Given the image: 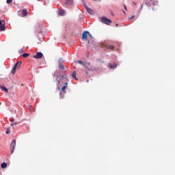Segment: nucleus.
<instances>
[{
    "label": "nucleus",
    "mask_w": 175,
    "mask_h": 175,
    "mask_svg": "<svg viewBox=\"0 0 175 175\" xmlns=\"http://www.w3.org/2000/svg\"><path fill=\"white\" fill-rule=\"evenodd\" d=\"M13 121H14V120H11V122H13Z\"/></svg>",
    "instance_id": "33"
},
{
    "label": "nucleus",
    "mask_w": 175,
    "mask_h": 175,
    "mask_svg": "<svg viewBox=\"0 0 175 175\" xmlns=\"http://www.w3.org/2000/svg\"><path fill=\"white\" fill-rule=\"evenodd\" d=\"M1 167L2 169H6V167H8V164L6 163H2L1 165Z\"/></svg>",
    "instance_id": "15"
},
{
    "label": "nucleus",
    "mask_w": 175,
    "mask_h": 175,
    "mask_svg": "<svg viewBox=\"0 0 175 175\" xmlns=\"http://www.w3.org/2000/svg\"><path fill=\"white\" fill-rule=\"evenodd\" d=\"M0 25H2V21H0Z\"/></svg>",
    "instance_id": "31"
},
{
    "label": "nucleus",
    "mask_w": 175,
    "mask_h": 175,
    "mask_svg": "<svg viewBox=\"0 0 175 175\" xmlns=\"http://www.w3.org/2000/svg\"><path fill=\"white\" fill-rule=\"evenodd\" d=\"M77 63H78V64H80V65H82L83 66H84V65H85V63H83V62H81V61H80V60L77 61Z\"/></svg>",
    "instance_id": "21"
},
{
    "label": "nucleus",
    "mask_w": 175,
    "mask_h": 175,
    "mask_svg": "<svg viewBox=\"0 0 175 175\" xmlns=\"http://www.w3.org/2000/svg\"><path fill=\"white\" fill-rule=\"evenodd\" d=\"M66 3V5H72V3H73V0H67Z\"/></svg>",
    "instance_id": "18"
},
{
    "label": "nucleus",
    "mask_w": 175,
    "mask_h": 175,
    "mask_svg": "<svg viewBox=\"0 0 175 175\" xmlns=\"http://www.w3.org/2000/svg\"><path fill=\"white\" fill-rule=\"evenodd\" d=\"M122 12H123L124 14H125V12L124 11H122Z\"/></svg>",
    "instance_id": "34"
},
{
    "label": "nucleus",
    "mask_w": 175,
    "mask_h": 175,
    "mask_svg": "<svg viewBox=\"0 0 175 175\" xmlns=\"http://www.w3.org/2000/svg\"><path fill=\"white\" fill-rule=\"evenodd\" d=\"M23 58H27V57H29V53H23Z\"/></svg>",
    "instance_id": "20"
},
{
    "label": "nucleus",
    "mask_w": 175,
    "mask_h": 175,
    "mask_svg": "<svg viewBox=\"0 0 175 175\" xmlns=\"http://www.w3.org/2000/svg\"><path fill=\"white\" fill-rule=\"evenodd\" d=\"M7 3H12V2H13V0H7L6 1Z\"/></svg>",
    "instance_id": "24"
},
{
    "label": "nucleus",
    "mask_w": 175,
    "mask_h": 175,
    "mask_svg": "<svg viewBox=\"0 0 175 175\" xmlns=\"http://www.w3.org/2000/svg\"><path fill=\"white\" fill-rule=\"evenodd\" d=\"M15 148H16V139H14L12 141L10 144L11 154H13V152H14Z\"/></svg>",
    "instance_id": "7"
},
{
    "label": "nucleus",
    "mask_w": 175,
    "mask_h": 175,
    "mask_svg": "<svg viewBox=\"0 0 175 175\" xmlns=\"http://www.w3.org/2000/svg\"><path fill=\"white\" fill-rule=\"evenodd\" d=\"M135 18V15H133L131 17H129V20H133Z\"/></svg>",
    "instance_id": "25"
},
{
    "label": "nucleus",
    "mask_w": 175,
    "mask_h": 175,
    "mask_svg": "<svg viewBox=\"0 0 175 175\" xmlns=\"http://www.w3.org/2000/svg\"><path fill=\"white\" fill-rule=\"evenodd\" d=\"M23 50H21V53H23Z\"/></svg>",
    "instance_id": "35"
},
{
    "label": "nucleus",
    "mask_w": 175,
    "mask_h": 175,
    "mask_svg": "<svg viewBox=\"0 0 175 175\" xmlns=\"http://www.w3.org/2000/svg\"><path fill=\"white\" fill-rule=\"evenodd\" d=\"M58 90H60V88H59Z\"/></svg>",
    "instance_id": "41"
},
{
    "label": "nucleus",
    "mask_w": 175,
    "mask_h": 175,
    "mask_svg": "<svg viewBox=\"0 0 175 175\" xmlns=\"http://www.w3.org/2000/svg\"><path fill=\"white\" fill-rule=\"evenodd\" d=\"M102 64H105V62L102 61L100 58L96 59L94 63L93 66L90 67L89 70H94L95 72H102Z\"/></svg>",
    "instance_id": "1"
},
{
    "label": "nucleus",
    "mask_w": 175,
    "mask_h": 175,
    "mask_svg": "<svg viewBox=\"0 0 175 175\" xmlns=\"http://www.w3.org/2000/svg\"><path fill=\"white\" fill-rule=\"evenodd\" d=\"M152 10H154V8H152Z\"/></svg>",
    "instance_id": "40"
},
{
    "label": "nucleus",
    "mask_w": 175,
    "mask_h": 175,
    "mask_svg": "<svg viewBox=\"0 0 175 175\" xmlns=\"http://www.w3.org/2000/svg\"><path fill=\"white\" fill-rule=\"evenodd\" d=\"M20 65H21V62H18L14 64V66L11 71L12 75H14L16 73L17 67H18V68H20Z\"/></svg>",
    "instance_id": "5"
},
{
    "label": "nucleus",
    "mask_w": 175,
    "mask_h": 175,
    "mask_svg": "<svg viewBox=\"0 0 175 175\" xmlns=\"http://www.w3.org/2000/svg\"><path fill=\"white\" fill-rule=\"evenodd\" d=\"M83 66H85V68L86 69H88V70H89V69H91V63H90V62H88V63L85 62V65H83Z\"/></svg>",
    "instance_id": "11"
},
{
    "label": "nucleus",
    "mask_w": 175,
    "mask_h": 175,
    "mask_svg": "<svg viewBox=\"0 0 175 175\" xmlns=\"http://www.w3.org/2000/svg\"><path fill=\"white\" fill-rule=\"evenodd\" d=\"M106 49H107V50H114V46H113V45H107Z\"/></svg>",
    "instance_id": "14"
},
{
    "label": "nucleus",
    "mask_w": 175,
    "mask_h": 175,
    "mask_svg": "<svg viewBox=\"0 0 175 175\" xmlns=\"http://www.w3.org/2000/svg\"><path fill=\"white\" fill-rule=\"evenodd\" d=\"M0 31H5V29H6V27L5 26V25H0Z\"/></svg>",
    "instance_id": "17"
},
{
    "label": "nucleus",
    "mask_w": 175,
    "mask_h": 175,
    "mask_svg": "<svg viewBox=\"0 0 175 175\" xmlns=\"http://www.w3.org/2000/svg\"><path fill=\"white\" fill-rule=\"evenodd\" d=\"M92 1H98V0H92Z\"/></svg>",
    "instance_id": "38"
},
{
    "label": "nucleus",
    "mask_w": 175,
    "mask_h": 175,
    "mask_svg": "<svg viewBox=\"0 0 175 175\" xmlns=\"http://www.w3.org/2000/svg\"><path fill=\"white\" fill-rule=\"evenodd\" d=\"M18 124V123L15 122V123H12L11 125H12V126H16Z\"/></svg>",
    "instance_id": "23"
},
{
    "label": "nucleus",
    "mask_w": 175,
    "mask_h": 175,
    "mask_svg": "<svg viewBox=\"0 0 175 175\" xmlns=\"http://www.w3.org/2000/svg\"><path fill=\"white\" fill-rule=\"evenodd\" d=\"M28 107L29 109H31L32 107V105H29Z\"/></svg>",
    "instance_id": "29"
},
{
    "label": "nucleus",
    "mask_w": 175,
    "mask_h": 175,
    "mask_svg": "<svg viewBox=\"0 0 175 175\" xmlns=\"http://www.w3.org/2000/svg\"><path fill=\"white\" fill-rule=\"evenodd\" d=\"M0 88L1 90H3V91H5V92H9V90L5 86H0Z\"/></svg>",
    "instance_id": "16"
},
{
    "label": "nucleus",
    "mask_w": 175,
    "mask_h": 175,
    "mask_svg": "<svg viewBox=\"0 0 175 175\" xmlns=\"http://www.w3.org/2000/svg\"><path fill=\"white\" fill-rule=\"evenodd\" d=\"M124 8L125 10H128V8H126V5H124Z\"/></svg>",
    "instance_id": "28"
},
{
    "label": "nucleus",
    "mask_w": 175,
    "mask_h": 175,
    "mask_svg": "<svg viewBox=\"0 0 175 175\" xmlns=\"http://www.w3.org/2000/svg\"><path fill=\"white\" fill-rule=\"evenodd\" d=\"M59 16H64L65 14V10H62L59 12Z\"/></svg>",
    "instance_id": "19"
},
{
    "label": "nucleus",
    "mask_w": 175,
    "mask_h": 175,
    "mask_svg": "<svg viewBox=\"0 0 175 175\" xmlns=\"http://www.w3.org/2000/svg\"><path fill=\"white\" fill-rule=\"evenodd\" d=\"M6 133L9 135V133H10V130H7Z\"/></svg>",
    "instance_id": "27"
},
{
    "label": "nucleus",
    "mask_w": 175,
    "mask_h": 175,
    "mask_svg": "<svg viewBox=\"0 0 175 175\" xmlns=\"http://www.w3.org/2000/svg\"><path fill=\"white\" fill-rule=\"evenodd\" d=\"M116 27H118V24H116Z\"/></svg>",
    "instance_id": "37"
},
{
    "label": "nucleus",
    "mask_w": 175,
    "mask_h": 175,
    "mask_svg": "<svg viewBox=\"0 0 175 175\" xmlns=\"http://www.w3.org/2000/svg\"><path fill=\"white\" fill-rule=\"evenodd\" d=\"M85 8L86 9L88 13H89V14H94V11H92L91 8H88L87 5H85Z\"/></svg>",
    "instance_id": "10"
},
{
    "label": "nucleus",
    "mask_w": 175,
    "mask_h": 175,
    "mask_svg": "<svg viewBox=\"0 0 175 175\" xmlns=\"http://www.w3.org/2000/svg\"><path fill=\"white\" fill-rule=\"evenodd\" d=\"M66 85H63V87L62 88V91L64 92H65V90H66Z\"/></svg>",
    "instance_id": "22"
},
{
    "label": "nucleus",
    "mask_w": 175,
    "mask_h": 175,
    "mask_svg": "<svg viewBox=\"0 0 175 175\" xmlns=\"http://www.w3.org/2000/svg\"><path fill=\"white\" fill-rule=\"evenodd\" d=\"M71 76L72 79H74L75 80H77V78L76 77V71H73L72 72H71Z\"/></svg>",
    "instance_id": "13"
},
{
    "label": "nucleus",
    "mask_w": 175,
    "mask_h": 175,
    "mask_svg": "<svg viewBox=\"0 0 175 175\" xmlns=\"http://www.w3.org/2000/svg\"><path fill=\"white\" fill-rule=\"evenodd\" d=\"M88 35H90V36H92V35H91V33H90V32H88V31H84L83 33V34H82V38L83 39H85V40H87V39H88Z\"/></svg>",
    "instance_id": "8"
},
{
    "label": "nucleus",
    "mask_w": 175,
    "mask_h": 175,
    "mask_svg": "<svg viewBox=\"0 0 175 175\" xmlns=\"http://www.w3.org/2000/svg\"><path fill=\"white\" fill-rule=\"evenodd\" d=\"M154 1H155V0H150V1L152 3H154Z\"/></svg>",
    "instance_id": "30"
},
{
    "label": "nucleus",
    "mask_w": 175,
    "mask_h": 175,
    "mask_svg": "<svg viewBox=\"0 0 175 175\" xmlns=\"http://www.w3.org/2000/svg\"><path fill=\"white\" fill-rule=\"evenodd\" d=\"M23 50H21V53H23Z\"/></svg>",
    "instance_id": "36"
},
{
    "label": "nucleus",
    "mask_w": 175,
    "mask_h": 175,
    "mask_svg": "<svg viewBox=\"0 0 175 175\" xmlns=\"http://www.w3.org/2000/svg\"><path fill=\"white\" fill-rule=\"evenodd\" d=\"M85 73H86V75H88V71H85Z\"/></svg>",
    "instance_id": "32"
},
{
    "label": "nucleus",
    "mask_w": 175,
    "mask_h": 175,
    "mask_svg": "<svg viewBox=\"0 0 175 175\" xmlns=\"http://www.w3.org/2000/svg\"><path fill=\"white\" fill-rule=\"evenodd\" d=\"M22 15L25 17V16H28V11L27 10H22Z\"/></svg>",
    "instance_id": "12"
},
{
    "label": "nucleus",
    "mask_w": 175,
    "mask_h": 175,
    "mask_svg": "<svg viewBox=\"0 0 175 175\" xmlns=\"http://www.w3.org/2000/svg\"><path fill=\"white\" fill-rule=\"evenodd\" d=\"M98 20L103 24H106V25H110V23H111V20L106 18V16L100 17Z\"/></svg>",
    "instance_id": "3"
},
{
    "label": "nucleus",
    "mask_w": 175,
    "mask_h": 175,
    "mask_svg": "<svg viewBox=\"0 0 175 175\" xmlns=\"http://www.w3.org/2000/svg\"><path fill=\"white\" fill-rule=\"evenodd\" d=\"M108 66L109 68V69H116V68H117V64L116 63H109L108 64Z\"/></svg>",
    "instance_id": "9"
},
{
    "label": "nucleus",
    "mask_w": 175,
    "mask_h": 175,
    "mask_svg": "<svg viewBox=\"0 0 175 175\" xmlns=\"http://www.w3.org/2000/svg\"><path fill=\"white\" fill-rule=\"evenodd\" d=\"M32 58H35L36 59H41V58H43V53H42V52H38L35 55L32 56Z\"/></svg>",
    "instance_id": "6"
},
{
    "label": "nucleus",
    "mask_w": 175,
    "mask_h": 175,
    "mask_svg": "<svg viewBox=\"0 0 175 175\" xmlns=\"http://www.w3.org/2000/svg\"><path fill=\"white\" fill-rule=\"evenodd\" d=\"M64 80H66V81H68V75L66 74L62 75V77L57 81V84H59V85H64Z\"/></svg>",
    "instance_id": "4"
},
{
    "label": "nucleus",
    "mask_w": 175,
    "mask_h": 175,
    "mask_svg": "<svg viewBox=\"0 0 175 175\" xmlns=\"http://www.w3.org/2000/svg\"><path fill=\"white\" fill-rule=\"evenodd\" d=\"M62 58H60L59 59V72L60 73H64V75H66V70L65 69V66H64V64H62V62H64V61H62Z\"/></svg>",
    "instance_id": "2"
},
{
    "label": "nucleus",
    "mask_w": 175,
    "mask_h": 175,
    "mask_svg": "<svg viewBox=\"0 0 175 175\" xmlns=\"http://www.w3.org/2000/svg\"><path fill=\"white\" fill-rule=\"evenodd\" d=\"M68 82H65L64 85H66V87L67 88L68 87Z\"/></svg>",
    "instance_id": "26"
},
{
    "label": "nucleus",
    "mask_w": 175,
    "mask_h": 175,
    "mask_svg": "<svg viewBox=\"0 0 175 175\" xmlns=\"http://www.w3.org/2000/svg\"><path fill=\"white\" fill-rule=\"evenodd\" d=\"M61 95H62V94L60 93V96H61Z\"/></svg>",
    "instance_id": "39"
}]
</instances>
